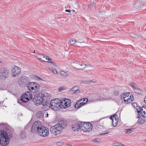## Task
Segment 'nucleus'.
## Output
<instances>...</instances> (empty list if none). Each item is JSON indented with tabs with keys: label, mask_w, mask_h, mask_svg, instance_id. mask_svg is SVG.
<instances>
[{
	"label": "nucleus",
	"mask_w": 146,
	"mask_h": 146,
	"mask_svg": "<svg viewBox=\"0 0 146 146\" xmlns=\"http://www.w3.org/2000/svg\"><path fill=\"white\" fill-rule=\"evenodd\" d=\"M40 123V121H35L33 123L31 129V132L32 133H36L37 131L41 125Z\"/></svg>",
	"instance_id": "obj_10"
},
{
	"label": "nucleus",
	"mask_w": 146,
	"mask_h": 146,
	"mask_svg": "<svg viewBox=\"0 0 146 146\" xmlns=\"http://www.w3.org/2000/svg\"><path fill=\"white\" fill-rule=\"evenodd\" d=\"M109 133V132L108 131V132H106V133H101V135L108 134Z\"/></svg>",
	"instance_id": "obj_42"
},
{
	"label": "nucleus",
	"mask_w": 146,
	"mask_h": 146,
	"mask_svg": "<svg viewBox=\"0 0 146 146\" xmlns=\"http://www.w3.org/2000/svg\"><path fill=\"white\" fill-rule=\"evenodd\" d=\"M20 136L23 139H25L26 138V135L25 132L23 131H22L20 134Z\"/></svg>",
	"instance_id": "obj_26"
},
{
	"label": "nucleus",
	"mask_w": 146,
	"mask_h": 146,
	"mask_svg": "<svg viewBox=\"0 0 146 146\" xmlns=\"http://www.w3.org/2000/svg\"><path fill=\"white\" fill-rule=\"evenodd\" d=\"M0 73L1 74V75L2 76V77L5 78L7 77L9 71L7 68H4L0 70Z\"/></svg>",
	"instance_id": "obj_14"
},
{
	"label": "nucleus",
	"mask_w": 146,
	"mask_h": 146,
	"mask_svg": "<svg viewBox=\"0 0 146 146\" xmlns=\"http://www.w3.org/2000/svg\"><path fill=\"white\" fill-rule=\"evenodd\" d=\"M132 106L135 108H136L137 107V103L135 102L133 103L132 104Z\"/></svg>",
	"instance_id": "obj_39"
},
{
	"label": "nucleus",
	"mask_w": 146,
	"mask_h": 146,
	"mask_svg": "<svg viewBox=\"0 0 146 146\" xmlns=\"http://www.w3.org/2000/svg\"><path fill=\"white\" fill-rule=\"evenodd\" d=\"M27 87L29 90L33 93H37L39 90L40 87L38 84L33 82L28 83Z\"/></svg>",
	"instance_id": "obj_2"
},
{
	"label": "nucleus",
	"mask_w": 146,
	"mask_h": 146,
	"mask_svg": "<svg viewBox=\"0 0 146 146\" xmlns=\"http://www.w3.org/2000/svg\"><path fill=\"white\" fill-rule=\"evenodd\" d=\"M66 146H72L70 144H67L66 145Z\"/></svg>",
	"instance_id": "obj_52"
},
{
	"label": "nucleus",
	"mask_w": 146,
	"mask_h": 146,
	"mask_svg": "<svg viewBox=\"0 0 146 146\" xmlns=\"http://www.w3.org/2000/svg\"><path fill=\"white\" fill-rule=\"evenodd\" d=\"M129 85L130 86L133 88L134 90H135V89L137 88V84L134 82H131L129 84Z\"/></svg>",
	"instance_id": "obj_27"
},
{
	"label": "nucleus",
	"mask_w": 146,
	"mask_h": 146,
	"mask_svg": "<svg viewBox=\"0 0 146 146\" xmlns=\"http://www.w3.org/2000/svg\"><path fill=\"white\" fill-rule=\"evenodd\" d=\"M48 114L47 113L45 115V117H48Z\"/></svg>",
	"instance_id": "obj_50"
},
{
	"label": "nucleus",
	"mask_w": 146,
	"mask_h": 146,
	"mask_svg": "<svg viewBox=\"0 0 146 146\" xmlns=\"http://www.w3.org/2000/svg\"><path fill=\"white\" fill-rule=\"evenodd\" d=\"M119 94V92L117 91H115L114 92L113 95L115 96H117Z\"/></svg>",
	"instance_id": "obj_36"
},
{
	"label": "nucleus",
	"mask_w": 146,
	"mask_h": 146,
	"mask_svg": "<svg viewBox=\"0 0 146 146\" xmlns=\"http://www.w3.org/2000/svg\"><path fill=\"white\" fill-rule=\"evenodd\" d=\"M21 72L20 68L15 66L13 65L12 67V69L11 70V75L14 77L17 76Z\"/></svg>",
	"instance_id": "obj_12"
},
{
	"label": "nucleus",
	"mask_w": 146,
	"mask_h": 146,
	"mask_svg": "<svg viewBox=\"0 0 146 146\" xmlns=\"http://www.w3.org/2000/svg\"><path fill=\"white\" fill-rule=\"evenodd\" d=\"M101 41H103V40H101Z\"/></svg>",
	"instance_id": "obj_54"
},
{
	"label": "nucleus",
	"mask_w": 146,
	"mask_h": 146,
	"mask_svg": "<svg viewBox=\"0 0 146 146\" xmlns=\"http://www.w3.org/2000/svg\"><path fill=\"white\" fill-rule=\"evenodd\" d=\"M46 93H40L37 94L35 97V99L36 100V103L37 105L41 104L44 99L46 98V96L45 95Z\"/></svg>",
	"instance_id": "obj_5"
},
{
	"label": "nucleus",
	"mask_w": 146,
	"mask_h": 146,
	"mask_svg": "<svg viewBox=\"0 0 146 146\" xmlns=\"http://www.w3.org/2000/svg\"><path fill=\"white\" fill-rule=\"evenodd\" d=\"M59 126L58 125L56 124L51 127L50 131L52 134L56 135L61 133L62 130L61 127Z\"/></svg>",
	"instance_id": "obj_6"
},
{
	"label": "nucleus",
	"mask_w": 146,
	"mask_h": 146,
	"mask_svg": "<svg viewBox=\"0 0 146 146\" xmlns=\"http://www.w3.org/2000/svg\"><path fill=\"white\" fill-rule=\"evenodd\" d=\"M82 123H75L72 125V129L74 131H82Z\"/></svg>",
	"instance_id": "obj_13"
},
{
	"label": "nucleus",
	"mask_w": 146,
	"mask_h": 146,
	"mask_svg": "<svg viewBox=\"0 0 146 146\" xmlns=\"http://www.w3.org/2000/svg\"><path fill=\"white\" fill-rule=\"evenodd\" d=\"M57 125H59V126L61 127L62 129H62L64 128L66 125V124L64 121H62L59 122V123H58Z\"/></svg>",
	"instance_id": "obj_18"
},
{
	"label": "nucleus",
	"mask_w": 146,
	"mask_h": 146,
	"mask_svg": "<svg viewBox=\"0 0 146 146\" xmlns=\"http://www.w3.org/2000/svg\"><path fill=\"white\" fill-rule=\"evenodd\" d=\"M43 112L42 111H39L37 112L36 114V116L37 118H41L43 116Z\"/></svg>",
	"instance_id": "obj_20"
},
{
	"label": "nucleus",
	"mask_w": 146,
	"mask_h": 146,
	"mask_svg": "<svg viewBox=\"0 0 146 146\" xmlns=\"http://www.w3.org/2000/svg\"><path fill=\"white\" fill-rule=\"evenodd\" d=\"M134 91L135 93L139 94H143L142 91L139 88L135 89V90H134Z\"/></svg>",
	"instance_id": "obj_22"
},
{
	"label": "nucleus",
	"mask_w": 146,
	"mask_h": 146,
	"mask_svg": "<svg viewBox=\"0 0 146 146\" xmlns=\"http://www.w3.org/2000/svg\"><path fill=\"white\" fill-rule=\"evenodd\" d=\"M103 90H102V92L103 93H106V90H104V89H103Z\"/></svg>",
	"instance_id": "obj_49"
},
{
	"label": "nucleus",
	"mask_w": 146,
	"mask_h": 146,
	"mask_svg": "<svg viewBox=\"0 0 146 146\" xmlns=\"http://www.w3.org/2000/svg\"><path fill=\"white\" fill-rule=\"evenodd\" d=\"M138 113H141L142 116L143 117H146V107L145 106H142L140 110V111H137Z\"/></svg>",
	"instance_id": "obj_16"
},
{
	"label": "nucleus",
	"mask_w": 146,
	"mask_h": 146,
	"mask_svg": "<svg viewBox=\"0 0 146 146\" xmlns=\"http://www.w3.org/2000/svg\"><path fill=\"white\" fill-rule=\"evenodd\" d=\"M144 101L145 103L146 104V95L145 97V98L144 99Z\"/></svg>",
	"instance_id": "obj_47"
},
{
	"label": "nucleus",
	"mask_w": 146,
	"mask_h": 146,
	"mask_svg": "<svg viewBox=\"0 0 146 146\" xmlns=\"http://www.w3.org/2000/svg\"><path fill=\"white\" fill-rule=\"evenodd\" d=\"M141 7V4L139 2H136L134 5L133 7L137 9Z\"/></svg>",
	"instance_id": "obj_28"
},
{
	"label": "nucleus",
	"mask_w": 146,
	"mask_h": 146,
	"mask_svg": "<svg viewBox=\"0 0 146 146\" xmlns=\"http://www.w3.org/2000/svg\"><path fill=\"white\" fill-rule=\"evenodd\" d=\"M86 99H87V98H86L85 99H83V100L82 99V102L83 101H84V102H86Z\"/></svg>",
	"instance_id": "obj_48"
},
{
	"label": "nucleus",
	"mask_w": 146,
	"mask_h": 146,
	"mask_svg": "<svg viewBox=\"0 0 146 146\" xmlns=\"http://www.w3.org/2000/svg\"><path fill=\"white\" fill-rule=\"evenodd\" d=\"M129 99L131 101H133L134 100V96L133 95L130 96L129 98Z\"/></svg>",
	"instance_id": "obj_40"
},
{
	"label": "nucleus",
	"mask_w": 146,
	"mask_h": 146,
	"mask_svg": "<svg viewBox=\"0 0 146 146\" xmlns=\"http://www.w3.org/2000/svg\"><path fill=\"white\" fill-rule=\"evenodd\" d=\"M130 94V93L129 92H125L124 93H122L121 96V98L122 99H125L126 97H128Z\"/></svg>",
	"instance_id": "obj_19"
},
{
	"label": "nucleus",
	"mask_w": 146,
	"mask_h": 146,
	"mask_svg": "<svg viewBox=\"0 0 146 146\" xmlns=\"http://www.w3.org/2000/svg\"><path fill=\"white\" fill-rule=\"evenodd\" d=\"M82 130L84 132H89L93 128V125L88 122H82Z\"/></svg>",
	"instance_id": "obj_9"
},
{
	"label": "nucleus",
	"mask_w": 146,
	"mask_h": 146,
	"mask_svg": "<svg viewBox=\"0 0 146 146\" xmlns=\"http://www.w3.org/2000/svg\"><path fill=\"white\" fill-rule=\"evenodd\" d=\"M124 100V102H125V103L127 104L129 103L130 102H130V99H129V98H128L127 100Z\"/></svg>",
	"instance_id": "obj_37"
},
{
	"label": "nucleus",
	"mask_w": 146,
	"mask_h": 146,
	"mask_svg": "<svg viewBox=\"0 0 146 146\" xmlns=\"http://www.w3.org/2000/svg\"><path fill=\"white\" fill-rule=\"evenodd\" d=\"M2 125L4 126V125L3 124H2Z\"/></svg>",
	"instance_id": "obj_56"
},
{
	"label": "nucleus",
	"mask_w": 146,
	"mask_h": 146,
	"mask_svg": "<svg viewBox=\"0 0 146 146\" xmlns=\"http://www.w3.org/2000/svg\"><path fill=\"white\" fill-rule=\"evenodd\" d=\"M1 62L0 60V63H1Z\"/></svg>",
	"instance_id": "obj_55"
},
{
	"label": "nucleus",
	"mask_w": 146,
	"mask_h": 146,
	"mask_svg": "<svg viewBox=\"0 0 146 146\" xmlns=\"http://www.w3.org/2000/svg\"><path fill=\"white\" fill-rule=\"evenodd\" d=\"M60 74L63 78H66L68 75V74L66 72L63 71H60Z\"/></svg>",
	"instance_id": "obj_23"
},
{
	"label": "nucleus",
	"mask_w": 146,
	"mask_h": 146,
	"mask_svg": "<svg viewBox=\"0 0 146 146\" xmlns=\"http://www.w3.org/2000/svg\"><path fill=\"white\" fill-rule=\"evenodd\" d=\"M76 41L73 39H71L69 42H68V44H75L76 43Z\"/></svg>",
	"instance_id": "obj_32"
},
{
	"label": "nucleus",
	"mask_w": 146,
	"mask_h": 146,
	"mask_svg": "<svg viewBox=\"0 0 146 146\" xmlns=\"http://www.w3.org/2000/svg\"><path fill=\"white\" fill-rule=\"evenodd\" d=\"M60 100L59 99H55L51 100L49 107L51 109L54 111H58L60 108Z\"/></svg>",
	"instance_id": "obj_4"
},
{
	"label": "nucleus",
	"mask_w": 146,
	"mask_h": 146,
	"mask_svg": "<svg viewBox=\"0 0 146 146\" xmlns=\"http://www.w3.org/2000/svg\"><path fill=\"white\" fill-rule=\"evenodd\" d=\"M116 145L118 146H124V145H123L122 144L118 143H117V145Z\"/></svg>",
	"instance_id": "obj_45"
},
{
	"label": "nucleus",
	"mask_w": 146,
	"mask_h": 146,
	"mask_svg": "<svg viewBox=\"0 0 146 146\" xmlns=\"http://www.w3.org/2000/svg\"><path fill=\"white\" fill-rule=\"evenodd\" d=\"M86 99V102H84V101H82V99L78 101H79L80 102V107H81L82 106H83V105H85L86 103H87L88 101V99Z\"/></svg>",
	"instance_id": "obj_24"
},
{
	"label": "nucleus",
	"mask_w": 146,
	"mask_h": 146,
	"mask_svg": "<svg viewBox=\"0 0 146 146\" xmlns=\"http://www.w3.org/2000/svg\"><path fill=\"white\" fill-rule=\"evenodd\" d=\"M100 121H97L95 122V124L96 126H98V125L99 124Z\"/></svg>",
	"instance_id": "obj_44"
},
{
	"label": "nucleus",
	"mask_w": 146,
	"mask_h": 146,
	"mask_svg": "<svg viewBox=\"0 0 146 146\" xmlns=\"http://www.w3.org/2000/svg\"><path fill=\"white\" fill-rule=\"evenodd\" d=\"M37 131L36 133L42 137H46L48 134V129L46 127L41 125Z\"/></svg>",
	"instance_id": "obj_7"
},
{
	"label": "nucleus",
	"mask_w": 146,
	"mask_h": 146,
	"mask_svg": "<svg viewBox=\"0 0 146 146\" xmlns=\"http://www.w3.org/2000/svg\"><path fill=\"white\" fill-rule=\"evenodd\" d=\"M71 65L73 68L81 70L84 69L86 66H89V64H83L82 63L77 61L72 63Z\"/></svg>",
	"instance_id": "obj_8"
},
{
	"label": "nucleus",
	"mask_w": 146,
	"mask_h": 146,
	"mask_svg": "<svg viewBox=\"0 0 146 146\" xmlns=\"http://www.w3.org/2000/svg\"><path fill=\"white\" fill-rule=\"evenodd\" d=\"M39 78H38V80H42V78H40V77H39Z\"/></svg>",
	"instance_id": "obj_51"
},
{
	"label": "nucleus",
	"mask_w": 146,
	"mask_h": 146,
	"mask_svg": "<svg viewBox=\"0 0 146 146\" xmlns=\"http://www.w3.org/2000/svg\"><path fill=\"white\" fill-rule=\"evenodd\" d=\"M44 55L40 54H38L36 55V56L37 57V58L38 59L40 60L41 61L42 59H41V58L43 57Z\"/></svg>",
	"instance_id": "obj_33"
},
{
	"label": "nucleus",
	"mask_w": 146,
	"mask_h": 146,
	"mask_svg": "<svg viewBox=\"0 0 146 146\" xmlns=\"http://www.w3.org/2000/svg\"><path fill=\"white\" fill-rule=\"evenodd\" d=\"M100 139H96L95 140H94V141L95 142H99L100 141Z\"/></svg>",
	"instance_id": "obj_41"
},
{
	"label": "nucleus",
	"mask_w": 146,
	"mask_h": 146,
	"mask_svg": "<svg viewBox=\"0 0 146 146\" xmlns=\"http://www.w3.org/2000/svg\"><path fill=\"white\" fill-rule=\"evenodd\" d=\"M117 115L116 114H115L113 115V116H111L110 117V119H111L112 120V121H113V126H116V125H114L113 123V117L114 118L115 117H116Z\"/></svg>",
	"instance_id": "obj_35"
},
{
	"label": "nucleus",
	"mask_w": 146,
	"mask_h": 146,
	"mask_svg": "<svg viewBox=\"0 0 146 146\" xmlns=\"http://www.w3.org/2000/svg\"><path fill=\"white\" fill-rule=\"evenodd\" d=\"M134 128H131L128 129H125V131L126 134H128L132 133L134 131Z\"/></svg>",
	"instance_id": "obj_21"
},
{
	"label": "nucleus",
	"mask_w": 146,
	"mask_h": 146,
	"mask_svg": "<svg viewBox=\"0 0 146 146\" xmlns=\"http://www.w3.org/2000/svg\"><path fill=\"white\" fill-rule=\"evenodd\" d=\"M63 90V89L62 87H60L58 89V90L59 92H61Z\"/></svg>",
	"instance_id": "obj_43"
},
{
	"label": "nucleus",
	"mask_w": 146,
	"mask_h": 146,
	"mask_svg": "<svg viewBox=\"0 0 146 146\" xmlns=\"http://www.w3.org/2000/svg\"><path fill=\"white\" fill-rule=\"evenodd\" d=\"M65 11L68 12H71V10H70L66 9V10Z\"/></svg>",
	"instance_id": "obj_46"
},
{
	"label": "nucleus",
	"mask_w": 146,
	"mask_h": 146,
	"mask_svg": "<svg viewBox=\"0 0 146 146\" xmlns=\"http://www.w3.org/2000/svg\"><path fill=\"white\" fill-rule=\"evenodd\" d=\"M33 78H34V79L36 80H38V78H39V77L35 75L33 76Z\"/></svg>",
	"instance_id": "obj_38"
},
{
	"label": "nucleus",
	"mask_w": 146,
	"mask_h": 146,
	"mask_svg": "<svg viewBox=\"0 0 146 146\" xmlns=\"http://www.w3.org/2000/svg\"><path fill=\"white\" fill-rule=\"evenodd\" d=\"M7 130V129H6ZM0 130V145L6 146L9 143V140L12 137V132L10 130Z\"/></svg>",
	"instance_id": "obj_1"
},
{
	"label": "nucleus",
	"mask_w": 146,
	"mask_h": 146,
	"mask_svg": "<svg viewBox=\"0 0 146 146\" xmlns=\"http://www.w3.org/2000/svg\"><path fill=\"white\" fill-rule=\"evenodd\" d=\"M145 122V120L143 118H139L137 121L138 124L141 125V124H143Z\"/></svg>",
	"instance_id": "obj_25"
},
{
	"label": "nucleus",
	"mask_w": 146,
	"mask_h": 146,
	"mask_svg": "<svg viewBox=\"0 0 146 146\" xmlns=\"http://www.w3.org/2000/svg\"><path fill=\"white\" fill-rule=\"evenodd\" d=\"M80 102L78 101L77 102L76 104H75V106L76 108H80Z\"/></svg>",
	"instance_id": "obj_34"
},
{
	"label": "nucleus",
	"mask_w": 146,
	"mask_h": 146,
	"mask_svg": "<svg viewBox=\"0 0 146 146\" xmlns=\"http://www.w3.org/2000/svg\"><path fill=\"white\" fill-rule=\"evenodd\" d=\"M95 1H93L92 2L91 1V3L88 5V7L89 8H91L93 7L95 5Z\"/></svg>",
	"instance_id": "obj_30"
},
{
	"label": "nucleus",
	"mask_w": 146,
	"mask_h": 146,
	"mask_svg": "<svg viewBox=\"0 0 146 146\" xmlns=\"http://www.w3.org/2000/svg\"><path fill=\"white\" fill-rule=\"evenodd\" d=\"M49 69L50 70L52 71L54 74H57V72L56 69L51 67H50Z\"/></svg>",
	"instance_id": "obj_31"
},
{
	"label": "nucleus",
	"mask_w": 146,
	"mask_h": 146,
	"mask_svg": "<svg viewBox=\"0 0 146 146\" xmlns=\"http://www.w3.org/2000/svg\"><path fill=\"white\" fill-rule=\"evenodd\" d=\"M145 141L146 142V139L145 140Z\"/></svg>",
	"instance_id": "obj_53"
},
{
	"label": "nucleus",
	"mask_w": 146,
	"mask_h": 146,
	"mask_svg": "<svg viewBox=\"0 0 146 146\" xmlns=\"http://www.w3.org/2000/svg\"><path fill=\"white\" fill-rule=\"evenodd\" d=\"M41 61L48 62H49L53 64L54 66H56V64L51 61V58L48 56H43L41 58Z\"/></svg>",
	"instance_id": "obj_15"
},
{
	"label": "nucleus",
	"mask_w": 146,
	"mask_h": 146,
	"mask_svg": "<svg viewBox=\"0 0 146 146\" xmlns=\"http://www.w3.org/2000/svg\"><path fill=\"white\" fill-rule=\"evenodd\" d=\"M32 94L29 92H27L22 95L21 98L18 100L17 102L21 104L24 103L28 102L30 99L32 98Z\"/></svg>",
	"instance_id": "obj_3"
},
{
	"label": "nucleus",
	"mask_w": 146,
	"mask_h": 146,
	"mask_svg": "<svg viewBox=\"0 0 146 146\" xmlns=\"http://www.w3.org/2000/svg\"><path fill=\"white\" fill-rule=\"evenodd\" d=\"M69 91L70 92L71 91L74 92L73 93V94L78 93L80 92L78 86H75L73 88H71Z\"/></svg>",
	"instance_id": "obj_17"
},
{
	"label": "nucleus",
	"mask_w": 146,
	"mask_h": 146,
	"mask_svg": "<svg viewBox=\"0 0 146 146\" xmlns=\"http://www.w3.org/2000/svg\"><path fill=\"white\" fill-rule=\"evenodd\" d=\"M130 36L134 38H137L139 37V36L137 35L134 33H131L130 35Z\"/></svg>",
	"instance_id": "obj_29"
},
{
	"label": "nucleus",
	"mask_w": 146,
	"mask_h": 146,
	"mask_svg": "<svg viewBox=\"0 0 146 146\" xmlns=\"http://www.w3.org/2000/svg\"><path fill=\"white\" fill-rule=\"evenodd\" d=\"M60 102L61 108H66L69 107L70 105L71 101L68 99H65L64 100H60Z\"/></svg>",
	"instance_id": "obj_11"
}]
</instances>
